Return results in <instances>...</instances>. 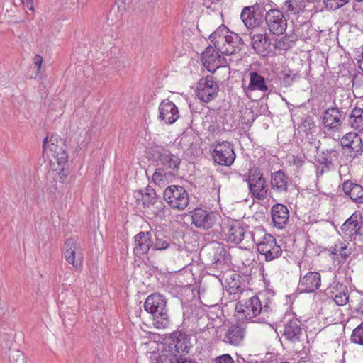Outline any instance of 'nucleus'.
Masks as SVG:
<instances>
[{"mask_svg":"<svg viewBox=\"0 0 363 363\" xmlns=\"http://www.w3.org/2000/svg\"><path fill=\"white\" fill-rule=\"evenodd\" d=\"M192 335L182 330H176L164 339L162 349L158 354L157 363H196L186 357L193 346Z\"/></svg>","mask_w":363,"mask_h":363,"instance_id":"nucleus-1","label":"nucleus"},{"mask_svg":"<svg viewBox=\"0 0 363 363\" xmlns=\"http://www.w3.org/2000/svg\"><path fill=\"white\" fill-rule=\"evenodd\" d=\"M166 298L160 294H152L145 301L144 308L151 315L152 325L158 329L166 328L170 324V315Z\"/></svg>","mask_w":363,"mask_h":363,"instance_id":"nucleus-2","label":"nucleus"},{"mask_svg":"<svg viewBox=\"0 0 363 363\" xmlns=\"http://www.w3.org/2000/svg\"><path fill=\"white\" fill-rule=\"evenodd\" d=\"M250 238L257 245V251L264 255L265 260L269 262L281 255L282 249L277 245L275 238L262 230L249 231Z\"/></svg>","mask_w":363,"mask_h":363,"instance_id":"nucleus-3","label":"nucleus"},{"mask_svg":"<svg viewBox=\"0 0 363 363\" xmlns=\"http://www.w3.org/2000/svg\"><path fill=\"white\" fill-rule=\"evenodd\" d=\"M268 303L262 306L259 298L255 295L245 301H239L235 305V311L240 318L246 320H252L262 313L269 311Z\"/></svg>","mask_w":363,"mask_h":363,"instance_id":"nucleus-4","label":"nucleus"},{"mask_svg":"<svg viewBox=\"0 0 363 363\" xmlns=\"http://www.w3.org/2000/svg\"><path fill=\"white\" fill-rule=\"evenodd\" d=\"M250 193L254 199L264 200L268 196V189L266 179L258 167H253L249 169L248 177L245 179Z\"/></svg>","mask_w":363,"mask_h":363,"instance_id":"nucleus-5","label":"nucleus"},{"mask_svg":"<svg viewBox=\"0 0 363 363\" xmlns=\"http://www.w3.org/2000/svg\"><path fill=\"white\" fill-rule=\"evenodd\" d=\"M163 197L172 208L185 209L189 202V194L182 186H168L163 192Z\"/></svg>","mask_w":363,"mask_h":363,"instance_id":"nucleus-6","label":"nucleus"},{"mask_svg":"<svg viewBox=\"0 0 363 363\" xmlns=\"http://www.w3.org/2000/svg\"><path fill=\"white\" fill-rule=\"evenodd\" d=\"M211 153L216 163L226 167L231 166L236 157L233 145L228 141L216 144Z\"/></svg>","mask_w":363,"mask_h":363,"instance_id":"nucleus-7","label":"nucleus"},{"mask_svg":"<svg viewBox=\"0 0 363 363\" xmlns=\"http://www.w3.org/2000/svg\"><path fill=\"white\" fill-rule=\"evenodd\" d=\"M294 314L286 315L282 320L284 330L282 335L289 342L296 343L301 341L303 336V324L298 318L293 316Z\"/></svg>","mask_w":363,"mask_h":363,"instance_id":"nucleus-8","label":"nucleus"},{"mask_svg":"<svg viewBox=\"0 0 363 363\" xmlns=\"http://www.w3.org/2000/svg\"><path fill=\"white\" fill-rule=\"evenodd\" d=\"M264 20L269 32L276 35H281L286 30L287 20L279 9L269 10L264 16Z\"/></svg>","mask_w":363,"mask_h":363,"instance_id":"nucleus-9","label":"nucleus"},{"mask_svg":"<svg viewBox=\"0 0 363 363\" xmlns=\"http://www.w3.org/2000/svg\"><path fill=\"white\" fill-rule=\"evenodd\" d=\"M192 224L201 230H209L218 222V213L212 211L196 208L191 212Z\"/></svg>","mask_w":363,"mask_h":363,"instance_id":"nucleus-10","label":"nucleus"},{"mask_svg":"<svg viewBox=\"0 0 363 363\" xmlns=\"http://www.w3.org/2000/svg\"><path fill=\"white\" fill-rule=\"evenodd\" d=\"M219 90L218 84L212 75L202 77L198 82L196 95L202 101L208 103L217 96Z\"/></svg>","mask_w":363,"mask_h":363,"instance_id":"nucleus-11","label":"nucleus"},{"mask_svg":"<svg viewBox=\"0 0 363 363\" xmlns=\"http://www.w3.org/2000/svg\"><path fill=\"white\" fill-rule=\"evenodd\" d=\"M240 18L245 27L250 30L259 27L262 24L264 15L260 6L256 4L244 7L240 14Z\"/></svg>","mask_w":363,"mask_h":363,"instance_id":"nucleus-12","label":"nucleus"},{"mask_svg":"<svg viewBox=\"0 0 363 363\" xmlns=\"http://www.w3.org/2000/svg\"><path fill=\"white\" fill-rule=\"evenodd\" d=\"M215 311H210L206 315L200 317L196 323L198 330L201 333L211 328L219 327L223 323V311L216 306H212Z\"/></svg>","mask_w":363,"mask_h":363,"instance_id":"nucleus-13","label":"nucleus"},{"mask_svg":"<svg viewBox=\"0 0 363 363\" xmlns=\"http://www.w3.org/2000/svg\"><path fill=\"white\" fill-rule=\"evenodd\" d=\"M65 260L71 264L76 270L82 267L83 254L79 245L72 238L65 241Z\"/></svg>","mask_w":363,"mask_h":363,"instance_id":"nucleus-14","label":"nucleus"},{"mask_svg":"<svg viewBox=\"0 0 363 363\" xmlns=\"http://www.w3.org/2000/svg\"><path fill=\"white\" fill-rule=\"evenodd\" d=\"M345 118L343 111L337 106L328 108L323 112V125L328 130L337 131Z\"/></svg>","mask_w":363,"mask_h":363,"instance_id":"nucleus-15","label":"nucleus"},{"mask_svg":"<svg viewBox=\"0 0 363 363\" xmlns=\"http://www.w3.org/2000/svg\"><path fill=\"white\" fill-rule=\"evenodd\" d=\"M152 252V233L140 231L134 236L133 253L140 257Z\"/></svg>","mask_w":363,"mask_h":363,"instance_id":"nucleus-16","label":"nucleus"},{"mask_svg":"<svg viewBox=\"0 0 363 363\" xmlns=\"http://www.w3.org/2000/svg\"><path fill=\"white\" fill-rule=\"evenodd\" d=\"M341 145L348 150L351 157L355 158L362 154L363 143L359 135L354 132H350L345 135L341 140Z\"/></svg>","mask_w":363,"mask_h":363,"instance_id":"nucleus-17","label":"nucleus"},{"mask_svg":"<svg viewBox=\"0 0 363 363\" xmlns=\"http://www.w3.org/2000/svg\"><path fill=\"white\" fill-rule=\"evenodd\" d=\"M339 152L335 149H327L321 151L316 160L317 162L323 167L321 169L317 167L316 173L319 177L326 172L334 170L335 169V162L337 161Z\"/></svg>","mask_w":363,"mask_h":363,"instance_id":"nucleus-18","label":"nucleus"},{"mask_svg":"<svg viewBox=\"0 0 363 363\" xmlns=\"http://www.w3.org/2000/svg\"><path fill=\"white\" fill-rule=\"evenodd\" d=\"M210 254L212 257V267L223 272L230 267L231 256L223 245L217 244L216 246L212 247Z\"/></svg>","mask_w":363,"mask_h":363,"instance_id":"nucleus-19","label":"nucleus"},{"mask_svg":"<svg viewBox=\"0 0 363 363\" xmlns=\"http://www.w3.org/2000/svg\"><path fill=\"white\" fill-rule=\"evenodd\" d=\"M243 45L242 38L236 33L230 31L225 37V41L221 43V46H219L218 51L225 55H231L239 52Z\"/></svg>","mask_w":363,"mask_h":363,"instance_id":"nucleus-20","label":"nucleus"},{"mask_svg":"<svg viewBox=\"0 0 363 363\" xmlns=\"http://www.w3.org/2000/svg\"><path fill=\"white\" fill-rule=\"evenodd\" d=\"M159 118L167 125H172L179 117V112L176 105L169 99H164L159 106Z\"/></svg>","mask_w":363,"mask_h":363,"instance_id":"nucleus-21","label":"nucleus"},{"mask_svg":"<svg viewBox=\"0 0 363 363\" xmlns=\"http://www.w3.org/2000/svg\"><path fill=\"white\" fill-rule=\"evenodd\" d=\"M321 276L318 272H309L300 278L298 289L300 293H312L320 286Z\"/></svg>","mask_w":363,"mask_h":363,"instance_id":"nucleus-22","label":"nucleus"},{"mask_svg":"<svg viewBox=\"0 0 363 363\" xmlns=\"http://www.w3.org/2000/svg\"><path fill=\"white\" fill-rule=\"evenodd\" d=\"M291 181L283 170H277L271 173L270 187L277 193H286L289 191Z\"/></svg>","mask_w":363,"mask_h":363,"instance_id":"nucleus-23","label":"nucleus"},{"mask_svg":"<svg viewBox=\"0 0 363 363\" xmlns=\"http://www.w3.org/2000/svg\"><path fill=\"white\" fill-rule=\"evenodd\" d=\"M50 141L49 149L58 165H67L69 156L64 140L52 137Z\"/></svg>","mask_w":363,"mask_h":363,"instance_id":"nucleus-24","label":"nucleus"},{"mask_svg":"<svg viewBox=\"0 0 363 363\" xmlns=\"http://www.w3.org/2000/svg\"><path fill=\"white\" fill-rule=\"evenodd\" d=\"M250 82L248 86L245 88V92L247 94L249 91H258L264 94L267 93L269 94L271 90H269V86L268 85V81L261 74L253 71L249 73Z\"/></svg>","mask_w":363,"mask_h":363,"instance_id":"nucleus-25","label":"nucleus"},{"mask_svg":"<svg viewBox=\"0 0 363 363\" xmlns=\"http://www.w3.org/2000/svg\"><path fill=\"white\" fill-rule=\"evenodd\" d=\"M331 298L338 306L346 305L349 301V292L346 285L333 281L328 289Z\"/></svg>","mask_w":363,"mask_h":363,"instance_id":"nucleus-26","label":"nucleus"},{"mask_svg":"<svg viewBox=\"0 0 363 363\" xmlns=\"http://www.w3.org/2000/svg\"><path fill=\"white\" fill-rule=\"evenodd\" d=\"M294 123H295V121H298L297 130L299 133L303 132L306 136L311 134L313 130L315 128L314 118L308 113L303 114L301 113V110H298L294 114Z\"/></svg>","mask_w":363,"mask_h":363,"instance_id":"nucleus-27","label":"nucleus"},{"mask_svg":"<svg viewBox=\"0 0 363 363\" xmlns=\"http://www.w3.org/2000/svg\"><path fill=\"white\" fill-rule=\"evenodd\" d=\"M251 43L259 55L267 56L271 52V42L267 33H257L251 36Z\"/></svg>","mask_w":363,"mask_h":363,"instance_id":"nucleus-28","label":"nucleus"},{"mask_svg":"<svg viewBox=\"0 0 363 363\" xmlns=\"http://www.w3.org/2000/svg\"><path fill=\"white\" fill-rule=\"evenodd\" d=\"M271 215L275 227L283 229L289 221V212L286 206L274 204L271 209Z\"/></svg>","mask_w":363,"mask_h":363,"instance_id":"nucleus-29","label":"nucleus"},{"mask_svg":"<svg viewBox=\"0 0 363 363\" xmlns=\"http://www.w3.org/2000/svg\"><path fill=\"white\" fill-rule=\"evenodd\" d=\"M342 190L353 201L363 203V187L351 180H346L342 184Z\"/></svg>","mask_w":363,"mask_h":363,"instance_id":"nucleus-30","label":"nucleus"},{"mask_svg":"<svg viewBox=\"0 0 363 363\" xmlns=\"http://www.w3.org/2000/svg\"><path fill=\"white\" fill-rule=\"evenodd\" d=\"M358 225H363V216L360 211H356L347 218L341 226L345 235L353 236L354 231Z\"/></svg>","mask_w":363,"mask_h":363,"instance_id":"nucleus-31","label":"nucleus"},{"mask_svg":"<svg viewBox=\"0 0 363 363\" xmlns=\"http://www.w3.org/2000/svg\"><path fill=\"white\" fill-rule=\"evenodd\" d=\"M245 331L240 326L232 325L226 330L223 342L234 346H238L243 340Z\"/></svg>","mask_w":363,"mask_h":363,"instance_id":"nucleus-32","label":"nucleus"},{"mask_svg":"<svg viewBox=\"0 0 363 363\" xmlns=\"http://www.w3.org/2000/svg\"><path fill=\"white\" fill-rule=\"evenodd\" d=\"M245 236H250L249 232H247L244 227L238 222L233 223L228 228L227 240L231 243L240 244L244 240Z\"/></svg>","mask_w":363,"mask_h":363,"instance_id":"nucleus-33","label":"nucleus"},{"mask_svg":"<svg viewBox=\"0 0 363 363\" xmlns=\"http://www.w3.org/2000/svg\"><path fill=\"white\" fill-rule=\"evenodd\" d=\"M219 52L215 47L208 45L201 55V60L203 66L211 73H213L211 70L213 67L216 65V60L219 58Z\"/></svg>","mask_w":363,"mask_h":363,"instance_id":"nucleus-34","label":"nucleus"},{"mask_svg":"<svg viewBox=\"0 0 363 363\" xmlns=\"http://www.w3.org/2000/svg\"><path fill=\"white\" fill-rule=\"evenodd\" d=\"M180 163L181 159L178 156L172 154L167 150H164L163 155L160 159L158 166H162L166 170L169 169L170 172H177Z\"/></svg>","mask_w":363,"mask_h":363,"instance_id":"nucleus-35","label":"nucleus"},{"mask_svg":"<svg viewBox=\"0 0 363 363\" xmlns=\"http://www.w3.org/2000/svg\"><path fill=\"white\" fill-rule=\"evenodd\" d=\"M174 245L171 239L160 231L152 233V252L164 250Z\"/></svg>","mask_w":363,"mask_h":363,"instance_id":"nucleus-36","label":"nucleus"},{"mask_svg":"<svg viewBox=\"0 0 363 363\" xmlns=\"http://www.w3.org/2000/svg\"><path fill=\"white\" fill-rule=\"evenodd\" d=\"M230 31L226 26L222 24L209 35L208 39L217 50H218L219 46H221V43L225 41V37H227Z\"/></svg>","mask_w":363,"mask_h":363,"instance_id":"nucleus-37","label":"nucleus"},{"mask_svg":"<svg viewBox=\"0 0 363 363\" xmlns=\"http://www.w3.org/2000/svg\"><path fill=\"white\" fill-rule=\"evenodd\" d=\"M296 31L298 33L300 39L306 41L317 36V30L309 21L301 24H296Z\"/></svg>","mask_w":363,"mask_h":363,"instance_id":"nucleus-38","label":"nucleus"},{"mask_svg":"<svg viewBox=\"0 0 363 363\" xmlns=\"http://www.w3.org/2000/svg\"><path fill=\"white\" fill-rule=\"evenodd\" d=\"M347 121L352 128L360 133L363 132V109L358 107L354 108Z\"/></svg>","mask_w":363,"mask_h":363,"instance_id":"nucleus-39","label":"nucleus"},{"mask_svg":"<svg viewBox=\"0 0 363 363\" xmlns=\"http://www.w3.org/2000/svg\"><path fill=\"white\" fill-rule=\"evenodd\" d=\"M242 277L237 273H233L230 278L226 279L228 286V292L230 294H235L238 292L241 293L244 290V286H242Z\"/></svg>","mask_w":363,"mask_h":363,"instance_id":"nucleus-40","label":"nucleus"},{"mask_svg":"<svg viewBox=\"0 0 363 363\" xmlns=\"http://www.w3.org/2000/svg\"><path fill=\"white\" fill-rule=\"evenodd\" d=\"M157 198L155 191L152 189H147L144 192L143 191H138L136 196V199L138 201L141 200L143 207L146 209H147Z\"/></svg>","mask_w":363,"mask_h":363,"instance_id":"nucleus-41","label":"nucleus"},{"mask_svg":"<svg viewBox=\"0 0 363 363\" xmlns=\"http://www.w3.org/2000/svg\"><path fill=\"white\" fill-rule=\"evenodd\" d=\"M329 251L333 255L340 256L342 261H345L351 254V249L349 248L347 245L342 241H338L336 242L329 249Z\"/></svg>","mask_w":363,"mask_h":363,"instance_id":"nucleus-42","label":"nucleus"},{"mask_svg":"<svg viewBox=\"0 0 363 363\" xmlns=\"http://www.w3.org/2000/svg\"><path fill=\"white\" fill-rule=\"evenodd\" d=\"M307 0H286L285 1V6L286 12L289 14H298L304 10Z\"/></svg>","mask_w":363,"mask_h":363,"instance_id":"nucleus-43","label":"nucleus"},{"mask_svg":"<svg viewBox=\"0 0 363 363\" xmlns=\"http://www.w3.org/2000/svg\"><path fill=\"white\" fill-rule=\"evenodd\" d=\"M300 77L298 73L291 70H283L279 77L280 85L284 87L291 86L297 79Z\"/></svg>","mask_w":363,"mask_h":363,"instance_id":"nucleus-44","label":"nucleus"},{"mask_svg":"<svg viewBox=\"0 0 363 363\" xmlns=\"http://www.w3.org/2000/svg\"><path fill=\"white\" fill-rule=\"evenodd\" d=\"M165 205L163 201L159 198L153 202L152 204L147 209V211H150L155 217L162 218L165 216Z\"/></svg>","mask_w":363,"mask_h":363,"instance_id":"nucleus-45","label":"nucleus"},{"mask_svg":"<svg viewBox=\"0 0 363 363\" xmlns=\"http://www.w3.org/2000/svg\"><path fill=\"white\" fill-rule=\"evenodd\" d=\"M171 175L172 172H167L163 167L157 168L152 175V182L160 184L161 182L167 181Z\"/></svg>","mask_w":363,"mask_h":363,"instance_id":"nucleus-46","label":"nucleus"},{"mask_svg":"<svg viewBox=\"0 0 363 363\" xmlns=\"http://www.w3.org/2000/svg\"><path fill=\"white\" fill-rule=\"evenodd\" d=\"M9 361L10 363H27L23 352L13 348L9 350Z\"/></svg>","mask_w":363,"mask_h":363,"instance_id":"nucleus-47","label":"nucleus"},{"mask_svg":"<svg viewBox=\"0 0 363 363\" xmlns=\"http://www.w3.org/2000/svg\"><path fill=\"white\" fill-rule=\"evenodd\" d=\"M350 340L353 343L363 345V322L353 330Z\"/></svg>","mask_w":363,"mask_h":363,"instance_id":"nucleus-48","label":"nucleus"},{"mask_svg":"<svg viewBox=\"0 0 363 363\" xmlns=\"http://www.w3.org/2000/svg\"><path fill=\"white\" fill-rule=\"evenodd\" d=\"M350 0H324L325 6L333 11H335L349 2Z\"/></svg>","mask_w":363,"mask_h":363,"instance_id":"nucleus-49","label":"nucleus"},{"mask_svg":"<svg viewBox=\"0 0 363 363\" xmlns=\"http://www.w3.org/2000/svg\"><path fill=\"white\" fill-rule=\"evenodd\" d=\"M164 153V149L160 150V147H157L155 148H151L149 151V159L153 162H157V164H159L160 162V159L162 158Z\"/></svg>","mask_w":363,"mask_h":363,"instance_id":"nucleus-50","label":"nucleus"},{"mask_svg":"<svg viewBox=\"0 0 363 363\" xmlns=\"http://www.w3.org/2000/svg\"><path fill=\"white\" fill-rule=\"evenodd\" d=\"M274 48L279 50H287L290 48H291V45L289 43L284 40V36L281 37L279 39L275 40V43L274 45Z\"/></svg>","mask_w":363,"mask_h":363,"instance_id":"nucleus-51","label":"nucleus"},{"mask_svg":"<svg viewBox=\"0 0 363 363\" xmlns=\"http://www.w3.org/2000/svg\"><path fill=\"white\" fill-rule=\"evenodd\" d=\"M212 363H235V361L229 354H224L214 358Z\"/></svg>","mask_w":363,"mask_h":363,"instance_id":"nucleus-52","label":"nucleus"},{"mask_svg":"<svg viewBox=\"0 0 363 363\" xmlns=\"http://www.w3.org/2000/svg\"><path fill=\"white\" fill-rule=\"evenodd\" d=\"M300 38L298 33L296 31V25H294L291 33L284 35V40L288 41L291 45Z\"/></svg>","mask_w":363,"mask_h":363,"instance_id":"nucleus-53","label":"nucleus"},{"mask_svg":"<svg viewBox=\"0 0 363 363\" xmlns=\"http://www.w3.org/2000/svg\"><path fill=\"white\" fill-rule=\"evenodd\" d=\"M227 66V61L225 57H222L219 54V58L216 60V65L213 67V69H211L213 71V73H214L217 69L220 67H224Z\"/></svg>","mask_w":363,"mask_h":363,"instance_id":"nucleus-54","label":"nucleus"},{"mask_svg":"<svg viewBox=\"0 0 363 363\" xmlns=\"http://www.w3.org/2000/svg\"><path fill=\"white\" fill-rule=\"evenodd\" d=\"M352 87L361 88L363 87V75H354L352 78Z\"/></svg>","mask_w":363,"mask_h":363,"instance_id":"nucleus-55","label":"nucleus"},{"mask_svg":"<svg viewBox=\"0 0 363 363\" xmlns=\"http://www.w3.org/2000/svg\"><path fill=\"white\" fill-rule=\"evenodd\" d=\"M43 62V57L40 55H35L33 57V64L35 67L37 69V73L39 74Z\"/></svg>","mask_w":363,"mask_h":363,"instance_id":"nucleus-56","label":"nucleus"},{"mask_svg":"<svg viewBox=\"0 0 363 363\" xmlns=\"http://www.w3.org/2000/svg\"><path fill=\"white\" fill-rule=\"evenodd\" d=\"M72 317L70 318H68L67 320L65 319V315L64 314V312H62V321L65 327L67 326H73L75 322V315L73 313L71 315Z\"/></svg>","mask_w":363,"mask_h":363,"instance_id":"nucleus-57","label":"nucleus"},{"mask_svg":"<svg viewBox=\"0 0 363 363\" xmlns=\"http://www.w3.org/2000/svg\"><path fill=\"white\" fill-rule=\"evenodd\" d=\"M60 167H61L59 170V177H60V182H64V179L66 178V177L67 176V174H68V169H65V166L66 165H59Z\"/></svg>","mask_w":363,"mask_h":363,"instance_id":"nucleus-58","label":"nucleus"},{"mask_svg":"<svg viewBox=\"0 0 363 363\" xmlns=\"http://www.w3.org/2000/svg\"><path fill=\"white\" fill-rule=\"evenodd\" d=\"M354 232V239L356 240L357 238L359 240L363 241V225H358V228Z\"/></svg>","mask_w":363,"mask_h":363,"instance_id":"nucleus-59","label":"nucleus"},{"mask_svg":"<svg viewBox=\"0 0 363 363\" xmlns=\"http://www.w3.org/2000/svg\"><path fill=\"white\" fill-rule=\"evenodd\" d=\"M305 162V157H299V156H294L293 157V164L296 167H301Z\"/></svg>","mask_w":363,"mask_h":363,"instance_id":"nucleus-60","label":"nucleus"},{"mask_svg":"<svg viewBox=\"0 0 363 363\" xmlns=\"http://www.w3.org/2000/svg\"><path fill=\"white\" fill-rule=\"evenodd\" d=\"M22 4L24 6H26L29 10H30V11H33L34 10L33 0H24V1L22 2Z\"/></svg>","mask_w":363,"mask_h":363,"instance_id":"nucleus-61","label":"nucleus"},{"mask_svg":"<svg viewBox=\"0 0 363 363\" xmlns=\"http://www.w3.org/2000/svg\"><path fill=\"white\" fill-rule=\"evenodd\" d=\"M356 311L358 314H360L363 316V298L361 300L359 303L357 305L356 308Z\"/></svg>","mask_w":363,"mask_h":363,"instance_id":"nucleus-62","label":"nucleus"},{"mask_svg":"<svg viewBox=\"0 0 363 363\" xmlns=\"http://www.w3.org/2000/svg\"><path fill=\"white\" fill-rule=\"evenodd\" d=\"M116 4L121 6L123 4H130L132 2V0H116Z\"/></svg>","mask_w":363,"mask_h":363,"instance_id":"nucleus-63","label":"nucleus"},{"mask_svg":"<svg viewBox=\"0 0 363 363\" xmlns=\"http://www.w3.org/2000/svg\"><path fill=\"white\" fill-rule=\"evenodd\" d=\"M357 60L358 61V65H359V69L363 72V57H362V58L358 57Z\"/></svg>","mask_w":363,"mask_h":363,"instance_id":"nucleus-64","label":"nucleus"}]
</instances>
